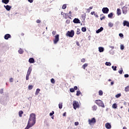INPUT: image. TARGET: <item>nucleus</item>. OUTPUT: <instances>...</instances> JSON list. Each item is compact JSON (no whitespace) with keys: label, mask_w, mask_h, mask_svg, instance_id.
<instances>
[{"label":"nucleus","mask_w":129,"mask_h":129,"mask_svg":"<svg viewBox=\"0 0 129 129\" xmlns=\"http://www.w3.org/2000/svg\"><path fill=\"white\" fill-rule=\"evenodd\" d=\"M112 68L113 69V70L114 71H116V68H117L116 66H115V67L112 66Z\"/></svg>","instance_id":"obj_38"},{"label":"nucleus","mask_w":129,"mask_h":129,"mask_svg":"<svg viewBox=\"0 0 129 129\" xmlns=\"http://www.w3.org/2000/svg\"><path fill=\"white\" fill-rule=\"evenodd\" d=\"M108 81H111V79H109L108 80Z\"/></svg>","instance_id":"obj_64"},{"label":"nucleus","mask_w":129,"mask_h":129,"mask_svg":"<svg viewBox=\"0 0 129 129\" xmlns=\"http://www.w3.org/2000/svg\"><path fill=\"white\" fill-rule=\"evenodd\" d=\"M108 18H109V19H112V17H113V13H111L109 14L108 15Z\"/></svg>","instance_id":"obj_19"},{"label":"nucleus","mask_w":129,"mask_h":129,"mask_svg":"<svg viewBox=\"0 0 129 129\" xmlns=\"http://www.w3.org/2000/svg\"><path fill=\"white\" fill-rule=\"evenodd\" d=\"M73 105L74 106V109H76V108H78V107H79V103L76 101H73Z\"/></svg>","instance_id":"obj_6"},{"label":"nucleus","mask_w":129,"mask_h":129,"mask_svg":"<svg viewBox=\"0 0 129 129\" xmlns=\"http://www.w3.org/2000/svg\"><path fill=\"white\" fill-rule=\"evenodd\" d=\"M76 45H77V46H80V44H79V42L78 41L76 42Z\"/></svg>","instance_id":"obj_51"},{"label":"nucleus","mask_w":129,"mask_h":129,"mask_svg":"<svg viewBox=\"0 0 129 129\" xmlns=\"http://www.w3.org/2000/svg\"><path fill=\"white\" fill-rule=\"evenodd\" d=\"M95 103L98 105V106H100L101 107H104V104L103 102L101 100H96L95 101Z\"/></svg>","instance_id":"obj_2"},{"label":"nucleus","mask_w":129,"mask_h":129,"mask_svg":"<svg viewBox=\"0 0 129 129\" xmlns=\"http://www.w3.org/2000/svg\"><path fill=\"white\" fill-rule=\"evenodd\" d=\"M105 65H106V66H111V63H110V62H106Z\"/></svg>","instance_id":"obj_32"},{"label":"nucleus","mask_w":129,"mask_h":129,"mask_svg":"<svg viewBox=\"0 0 129 129\" xmlns=\"http://www.w3.org/2000/svg\"><path fill=\"white\" fill-rule=\"evenodd\" d=\"M52 34L53 36L56 35V31H53L52 32Z\"/></svg>","instance_id":"obj_45"},{"label":"nucleus","mask_w":129,"mask_h":129,"mask_svg":"<svg viewBox=\"0 0 129 129\" xmlns=\"http://www.w3.org/2000/svg\"><path fill=\"white\" fill-rule=\"evenodd\" d=\"M40 89H36V93H35V94L36 95L39 94V92H40Z\"/></svg>","instance_id":"obj_30"},{"label":"nucleus","mask_w":129,"mask_h":129,"mask_svg":"<svg viewBox=\"0 0 129 129\" xmlns=\"http://www.w3.org/2000/svg\"><path fill=\"white\" fill-rule=\"evenodd\" d=\"M124 76L125 78H127V77H128V75L125 74Z\"/></svg>","instance_id":"obj_54"},{"label":"nucleus","mask_w":129,"mask_h":129,"mask_svg":"<svg viewBox=\"0 0 129 129\" xmlns=\"http://www.w3.org/2000/svg\"><path fill=\"white\" fill-rule=\"evenodd\" d=\"M96 122V119L95 118H92L91 119H88V123L90 125H94V123Z\"/></svg>","instance_id":"obj_3"},{"label":"nucleus","mask_w":129,"mask_h":129,"mask_svg":"<svg viewBox=\"0 0 129 129\" xmlns=\"http://www.w3.org/2000/svg\"><path fill=\"white\" fill-rule=\"evenodd\" d=\"M53 114H54V112L53 111H52V112L49 113V115L50 116H52V115H53Z\"/></svg>","instance_id":"obj_44"},{"label":"nucleus","mask_w":129,"mask_h":129,"mask_svg":"<svg viewBox=\"0 0 129 129\" xmlns=\"http://www.w3.org/2000/svg\"><path fill=\"white\" fill-rule=\"evenodd\" d=\"M66 36L68 37H70L71 38H73V36H74V30H71V31H68Z\"/></svg>","instance_id":"obj_4"},{"label":"nucleus","mask_w":129,"mask_h":129,"mask_svg":"<svg viewBox=\"0 0 129 129\" xmlns=\"http://www.w3.org/2000/svg\"><path fill=\"white\" fill-rule=\"evenodd\" d=\"M82 32H86V27H82Z\"/></svg>","instance_id":"obj_36"},{"label":"nucleus","mask_w":129,"mask_h":129,"mask_svg":"<svg viewBox=\"0 0 129 129\" xmlns=\"http://www.w3.org/2000/svg\"><path fill=\"white\" fill-rule=\"evenodd\" d=\"M4 8H5L6 10L7 11H11V9H12V7L9 6V5H4Z\"/></svg>","instance_id":"obj_12"},{"label":"nucleus","mask_w":129,"mask_h":129,"mask_svg":"<svg viewBox=\"0 0 129 129\" xmlns=\"http://www.w3.org/2000/svg\"><path fill=\"white\" fill-rule=\"evenodd\" d=\"M104 51V48L102 47H99V51L100 53H101Z\"/></svg>","instance_id":"obj_17"},{"label":"nucleus","mask_w":129,"mask_h":129,"mask_svg":"<svg viewBox=\"0 0 129 129\" xmlns=\"http://www.w3.org/2000/svg\"><path fill=\"white\" fill-rule=\"evenodd\" d=\"M120 96H121V94L120 93L117 94V95H115V97L116 98H118V97H120Z\"/></svg>","instance_id":"obj_33"},{"label":"nucleus","mask_w":129,"mask_h":129,"mask_svg":"<svg viewBox=\"0 0 129 129\" xmlns=\"http://www.w3.org/2000/svg\"><path fill=\"white\" fill-rule=\"evenodd\" d=\"M105 125L106 128H107V129L111 128V125H110L109 123H106Z\"/></svg>","instance_id":"obj_11"},{"label":"nucleus","mask_w":129,"mask_h":129,"mask_svg":"<svg viewBox=\"0 0 129 129\" xmlns=\"http://www.w3.org/2000/svg\"><path fill=\"white\" fill-rule=\"evenodd\" d=\"M95 12H92L91 13V15H94V13H95Z\"/></svg>","instance_id":"obj_59"},{"label":"nucleus","mask_w":129,"mask_h":129,"mask_svg":"<svg viewBox=\"0 0 129 129\" xmlns=\"http://www.w3.org/2000/svg\"><path fill=\"white\" fill-rule=\"evenodd\" d=\"M77 35H79V34H80V29H77Z\"/></svg>","instance_id":"obj_40"},{"label":"nucleus","mask_w":129,"mask_h":129,"mask_svg":"<svg viewBox=\"0 0 129 129\" xmlns=\"http://www.w3.org/2000/svg\"><path fill=\"white\" fill-rule=\"evenodd\" d=\"M18 52L19 54H23V53H24V50H23L22 48H20L18 50Z\"/></svg>","instance_id":"obj_20"},{"label":"nucleus","mask_w":129,"mask_h":129,"mask_svg":"<svg viewBox=\"0 0 129 129\" xmlns=\"http://www.w3.org/2000/svg\"><path fill=\"white\" fill-rule=\"evenodd\" d=\"M87 11L88 13H90V9H87Z\"/></svg>","instance_id":"obj_56"},{"label":"nucleus","mask_w":129,"mask_h":129,"mask_svg":"<svg viewBox=\"0 0 129 129\" xmlns=\"http://www.w3.org/2000/svg\"><path fill=\"white\" fill-rule=\"evenodd\" d=\"M124 90L125 92H128L129 91V86H127L126 87H125Z\"/></svg>","instance_id":"obj_21"},{"label":"nucleus","mask_w":129,"mask_h":129,"mask_svg":"<svg viewBox=\"0 0 129 129\" xmlns=\"http://www.w3.org/2000/svg\"><path fill=\"white\" fill-rule=\"evenodd\" d=\"M66 23H70V21H69V20H67V21H66Z\"/></svg>","instance_id":"obj_58"},{"label":"nucleus","mask_w":129,"mask_h":129,"mask_svg":"<svg viewBox=\"0 0 129 129\" xmlns=\"http://www.w3.org/2000/svg\"><path fill=\"white\" fill-rule=\"evenodd\" d=\"M89 9L90 10H92V9H93V7H90Z\"/></svg>","instance_id":"obj_60"},{"label":"nucleus","mask_w":129,"mask_h":129,"mask_svg":"<svg viewBox=\"0 0 129 129\" xmlns=\"http://www.w3.org/2000/svg\"><path fill=\"white\" fill-rule=\"evenodd\" d=\"M28 89L29 90H31V89H33V85L28 86Z\"/></svg>","instance_id":"obj_34"},{"label":"nucleus","mask_w":129,"mask_h":129,"mask_svg":"<svg viewBox=\"0 0 129 129\" xmlns=\"http://www.w3.org/2000/svg\"><path fill=\"white\" fill-rule=\"evenodd\" d=\"M122 129H127L126 127H123Z\"/></svg>","instance_id":"obj_63"},{"label":"nucleus","mask_w":129,"mask_h":129,"mask_svg":"<svg viewBox=\"0 0 129 129\" xmlns=\"http://www.w3.org/2000/svg\"><path fill=\"white\" fill-rule=\"evenodd\" d=\"M29 3H30V4H32V3H33L34 0H28Z\"/></svg>","instance_id":"obj_52"},{"label":"nucleus","mask_w":129,"mask_h":129,"mask_svg":"<svg viewBox=\"0 0 129 129\" xmlns=\"http://www.w3.org/2000/svg\"><path fill=\"white\" fill-rule=\"evenodd\" d=\"M10 82H13L14 81V79H13V78H11L10 79Z\"/></svg>","instance_id":"obj_49"},{"label":"nucleus","mask_w":129,"mask_h":129,"mask_svg":"<svg viewBox=\"0 0 129 129\" xmlns=\"http://www.w3.org/2000/svg\"><path fill=\"white\" fill-rule=\"evenodd\" d=\"M95 17H96V18H98V15H95Z\"/></svg>","instance_id":"obj_62"},{"label":"nucleus","mask_w":129,"mask_h":129,"mask_svg":"<svg viewBox=\"0 0 129 129\" xmlns=\"http://www.w3.org/2000/svg\"><path fill=\"white\" fill-rule=\"evenodd\" d=\"M122 71H123L122 68H121L120 71H118L119 74H122Z\"/></svg>","instance_id":"obj_41"},{"label":"nucleus","mask_w":129,"mask_h":129,"mask_svg":"<svg viewBox=\"0 0 129 129\" xmlns=\"http://www.w3.org/2000/svg\"><path fill=\"white\" fill-rule=\"evenodd\" d=\"M70 92H75V91L74 90V88H71L70 89Z\"/></svg>","instance_id":"obj_39"},{"label":"nucleus","mask_w":129,"mask_h":129,"mask_svg":"<svg viewBox=\"0 0 129 129\" xmlns=\"http://www.w3.org/2000/svg\"><path fill=\"white\" fill-rule=\"evenodd\" d=\"M75 124L76 125H78V124H79V123L78 122H75Z\"/></svg>","instance_id":"obj_55"},{"label":"nucleus","mask_w":129,"mask_h":129,"mask_svg":"<svg viewBox=\"0 0 129 129\" xmlns=\"http://www.w3.org/2000/svg\"><path fill=\"white\" fill-rule=\"evenodd\" d=\"M31 72H32V67H29L27 71V74L26 75V80H28L29 79V76H30Z\"/></svg>","instance_id":"obj_5"},{"label":"nucleus","mask_w":129,"mask_h":129,"mask_svg":"<svg viewBox=\"0 0 129 129\" xmlns=\"http://www.w3.org/2000/svg\"><path fill=\"white\" fill-rule=\"evenodd\" d=\"M120 49L121 50H123L124 49V46H123V45H120Z\"/></svg>","instance_id":"obj_42"},{"label":"nucleus","mask_w":129,"mask_h":129,"mask_svg":"<svg viewBox=\"0 0 129 129\" xmlns=\"http://www.w3.org/2000/svg\"><path fill=\"white\" fill-rule=\"evenodd\" d=\"M0 93L1 94H3V93H4V89L0 90Z\"/></svg>","instance_id":"obj_47"},{"label":"nucleus","mask_w":129,"mask_h":129,"mask_svg":"<svg viewBox=\"0 0 129 129\" xmlns=\"http://www.w3.org/2000/svg\"><path fill=\"white\" fill-rule=\"evenodd\" d=\"M66 8H67V6H66V5L64 4L62 7V10H65V9H66Z\"/></svg>","instance_id":"obj_37"},{"label":"nucleus","mask_w":129,"mask_h":129,"mask_svg":"<svg viewBox=\"0 0 129 129\" xmlns=\"http://www.w3.org/2000/svg\"><path fill=\"white\" fill-rule=\"evenodd\" d=\"M87 66H88V63H85L84 64H83L82 66V68L83 69H85L86 67H87Z\"/></svg>","instance_id":"obj_27"},{"label":"nucleus","mask_w":129,"mask_h":129,"mask_svg":"<svg viewBox=\"0 0 129 129\" xmlns=\"http://www.w3.org/2000/svg\"><path fill=\"white\" fill-rule=\"evenodd\" d=\"M112 108H114V109L117 108V104H116V103L113 104L112 106Z\"/></svg>","instance_id":"obj_23"},{"label":"nucleus","mask_w":129,"mask_h":129,"mask_svg":"<svg viewBox=\"0 0 129 129\" xmlns=\"http://www.w3.org/2000/svg\"><path fill=\"white\" fill-rule=\"evenodd\" d=\"M104 19H105V16H103L102 17L100 18L101 21H102V20H104Z\"/></svg>","instance_id":"obj_50"},{"label":"nucleus","mask_w":129,"mask_h":129,"mask_svg":"<svg viewBox=\"0 0 129 129\" xmlns=\"http://www.w3.org/2000/svg\"><path fill=\"white\" fill-rule=\"evenodd\" d=\"M2 2L3 4H5L6 5H8V3L10 2V0H2Z\"/></svg>","instance_id":"obj_18"},{"label":"nucleus","mask_w":129,"mask_h":129,"mask_svg":"<svg viewBox=\"0 0 129 129\" xmlns=\"http://www.w3.org/2000/svg\"><path fill=\"white\" fill-rule=\"evenodd\" d=\"M51 83H52L53 84H55V80H54V79L52 78L50 80Z\"/></svg>","instance_id":"obj_35"},{"label":"nucleus","mask_w":129,"mask_h":129,"mask_svg":"<svg viewBox=\"0 0 129 129\" xmlns=\"http://www.w3.org/2000/svg\"><path fill=\"white\" fill-rule=\"evenodd\" d=\"M63 103H59L58 104V107L60 109H61L62 107H63Z\"/></svg>","instance_id":"obj_22"},{"label":"nucleus","mask_w":129,"mask_h":129,"mask_svg":"<svg viewBox=\"0 0 129 129\" xmlns=\"http://www.w3.org/2000/svg\"><path fill=\"white\" fill-rule=\"evenodd\" d=\"M123 25L124 26H126V27H129V22L128 21H124L123 22Z\"/></svg>","instance_id":"obj_13"},{"label":"nucleus","mask_w":129,"mask_h":129,"mask_svg":"<svg viewBox=\"0 0 129 129\" xmlns=\"http://www.w3.org/2000/svg\"><path fill=\"white\" fill-rule=\"evenodd\" d=\"M62 115H63V116H66V112L63 113V114H62Z\"/></svg>","instance_id":"obj_57"},{"label":"nucleus","mask_w":129,"mask_h":129,"mask_svg":"<svg viewBox=\"0 0 129 129\" xmlns=\"http://www.w3.org/2000/svg\"><path fill=\"white\" fill-rule=\"evenodd\" d=\"M92 109L94 111H95V110H96V109H97V106L96 105H94L92 107Z\"/></svg>","instance_id":"obj_26"},{"label":"nucleus","mask_w":129,"mask_h":129,"mask_svg":"<svg viewBox=\"0 0 129 129\" xmlns=\"http://www.w3.org/2000/svg\"><path fill=\"white\" fill-rule=\"evenodd\" d=\"M29 63H35V59H34V58H30L29 59Z\"/></svg>","instance_id":"obj_15"},{"label":"nucleus","mask_w":129,"mask_h":129,"mask_svg":"<svg viewBox=\"0 0 129 129\" xmlns=\"http://www.w3.org/2000/svg\"><path fill=\"white\" fill-rule=\"evenodd\" d=\"M117 16H120V15H121V11H120V9H117Z\"/></svg>","instance_id":"obj_16"},{"label":"nucleus","mask_w":129,"mask_h":129,"mask_svg":"<svg viewBox=\"0 0 129 129\" xmlns=\"http://www.w3.org/2000/svg\"><path fill=\"white\" fill-rule=\"evenodd\" d=\"M108 27H110V28H112V27H113V24L112 23L110 22L108 24Z\"/></svg>","instance_id":"obj_28"},{"label":"nucleus","mask_w":129,"mask_h":129,"mask_svg":"<svg viewBox=\"0 0 129 129\" xmlns=\"http://www.w3.org/2000/svg\"><path fill=\"white\" fill-rule=\"evenodd\" d=\"M4 38H5V40H9V39H10V38H12V36H11L10 34H7L5 35Z\"/></svg>","instance_id":"obj_10"},{"label":"nucleus","mask_w":129,"mask_h":129,"mask_svg":"<svg viewBox=\"0 0 129 129\" xmlns=\"http://www.w3.org/2000/svg\"><path fill=\"white\" fill-rule=\"evenodd\" d=\"M113 84H114L113 82H111V85H113Z\"/></svg>","instance_id":"obj_61"},{"label":"nucleus","mask_w":129,"mask_h":129,"mask_svg":"<svg viewBox=\"0 0 129 129\" xmlns=\"http://www.w3.org/2000/svg\"><path fill=\"white\" fill-rule=\"evenodd\" d=\"M81 62H82V63H84V62H85V58H82L81 59Z\"/></svg>","instance_id":"obj_43"},{"label":"nucleus","mask_w":129,"mask_h":129,"mask_svg":"<svg viewBox=\"0 0 129 129\" xmlns=\"http://www.w3.org/2000/svg\"><path fill=\"white\" fill-rule=\"evenodd\" d=\"M126 7H124L123 8H122V12H123V13L124 14V13H126Z\"/></svg>","instance_id":"obj_25"},{"label":"nucleus","mask_w":129,"mask_h":129,"mask_svg":"<svg viewBox=\"0 0 129 129\" xmlns=\"http://www.w3.org/2000/svg\"><path fill=\"white\" fill-rule=\"evenodd\" d=\"M103 95V92H102V90L99 91V95H100V96H102Z\"/></svg>","instance_id":"obj_29"},{"label":"nucleus","mask_w":129,"mask_h":129,"mask_svg":"<svg viewBox=\"0 0 129 129\" xmlns=\"http://www.w3.org/2000/svg\"><path fill=\"white\" fill-rule=\"evenodd\" d=\"M103 14H108V12H109V9L107 8H103L102 10Z\"/></svg>","instance_id":"obj_8"},{"label":"nucleus","mask_w":129,"mask_h":129,"mask_svg":"<svg viewBox=\"0 0 129 129\" xmlns=\"http://www.w3.org/2000/svg\"><path fill=\"white\" fill-rule=\"evenodd\" d=\"M23 113H24V112L22 110H21L19 112V115L20 117H22V114H23Z\"/></svg>","instance_id":"obj_24"},{"label":"nucleus","mask_w":129,"mask_h":129,"mask_svg":"<svg viewBox=\"0 0 129 129\" xmlns=\"http://www.w3.org/2000/svg\"><path fill=\"white\" fill-rule=\"evenodd\" d=\"M119 37H123V34H122V33H119Z\"/></svg>","instance_id":"obj_53"},{"label":"nucleus","mask_w":129,"mask_h":129,"mask_svg":"<svg viewBox=\"0 0 129 129\" xmlns=\"http://www.w3.org/2000/svg\"><path fill=\"white\" fill-rule=\"evenodd\" d=\"M59 42V35L57 34L55 36V39L53 40L54 44H56V43H58Z\"/></svg>","instance_id":"obj_7"},{"label":"nucleus","mask_w":129,"mask_h":129,"mask_svg":"<svg viewBox=\"0 0 129 129\" xmlns=\"http://www.w3.org/2000/svg\"><path fill=\"white\" fill-rule=\"evenodd\" d=\"M74 89L75 91V90H77V89H78V87L76 86H75V87H74Z\"/></svg>","instance_id":"obj_46"},{"label":"nucleus","mask_w":129,"mask_h":129,"mask_svg":"<svg viewBox=\"0 0 129 129\" xmlns=\"http://www.w3.org/2000/svg\"><path fill=\"white\" fill-rule=\"evenodd\" d=\"M81 94V92H80V91H77V94H76L77 96H79V95H80Z\"/></svg>","instance_id":"obj_31"},{"label":"nucleus","mask_w":129,"mask_h":129,"mask_svg":"<svg viewBox=\"0 0 129 129\" xmlns=\"http://www.w3.org/2000/svg\"><path fill=\"white\" fill-rule=\"evenodd\" d=\"M35 123H36V114L34 113H31L30 115V117L27 124L33 126Z\"/></svg>","instance_id":"obj_1"},{"label":"nucleus","mask_w":129,"mask_h":129,"mask_svg":"<svg viewBox=\"0 0 129 129\" xmlns=\"http://www.w3.org/2000/svg\"><path fill=\"white\" fill-rule=\"evenodd\" d=\"M102 31H103V27H100V29L96 31V33L99 34V33H100V32H102Z\"/></svg>","instance_id":"obj_14"},{"label":"nucleus","mask_w":129,"mask_h":129,"mask_svg":"<svg viewBox=\"0 0 129 129\" xmlns=\"http://www.w3.org/2000/svg\"><path fill=\"white\" fill-rule=\"evenodd\" d=\"M73 22L75 24H80V20L79 19H78V18H75L74 20H73Z\"/></svg>","instance_id":"obj_9"},{"label":"nucleus","mask_w":129,"mask_h":129,"mask_svg":"<svg viewBox=\"0 0 129 129\" xmlns=\"http://www.w3.org/2000/svg\"><path fill=\"white\" fill-rule=\"evenodd\" d=\"M36 23H37V24H40V23H41V20L38 19V20L36 21Z\"/></svg>","instance_id":"obj_48"}]
</instances>
